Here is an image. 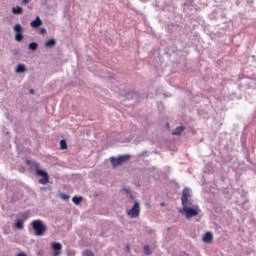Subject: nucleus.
Masks as SVG:
<instances>
[{
	"mask_svg": "<svg viewBox=\"0 0 256 256\" xmlns=\"http://www.w3.org/2000/svg\"><path fill=\"white\" fill-rule=\"evenodd\" d=\"M191 197V189L184 188L181 196L182 201V209H180V213H184L186 219H191V217H197L199 215V206L193 204V202L189 199Z\"/></svg>",
	"mask_w": 256,
	"mask_h": 256,
	"instance_id": "1",
	"label": "nucleus"
},
{
	"mask_svg": "<svg viewBox=\"0 0 256 256\" xmlns=\"http://www.w3.org/2000/svg\"><path fill=\"white\" fill-rule=\"evenodd\" d=\"M27 165H30V167H35L36 169V175H38V177H43L41 179H39V183L40 185H47V183H49V174L41 169H39L40 165L38 162H32L27 160L26 161Z\"/></svg>",
	"mask_w": 256,
	"mask_h": 256,
	"instance_id": "2",
	"label": "nucleus"
},
{
	"mask_svg": "<svg viewBox=\"0 0 256 256\" xmlns=\"http://www.w3.org/2000/svg\"><path fill=\"white\" fill-rule=\"evenodd\" d=\"M32 229L37 237H43L47 232V226L41 220H34L32 222Z\"/></svg>",
	"mask_w": 256,
	"mask_h": 256,
	"instance_id": "3",
	"label": "nucleus"
},
{
	"mask_svg": "<svg viewBox=\"0 0 256 256\" xmlns=\"http://www.w3.org/2000/svg\"><path fill=\"white\" fill-rule=\"evenodd\" d=\"M131 159V155L126 154L123 156H119L118 158L110 157V163L112 167L115 169V167H119V165H123L125 161H129Z\"/></svg>",
	"mask_w": 256,
	"mask_h": 256,
	"instance_id": "4",
	"label": "nucleus"
},
{
	"mask_svg": "<svg viewBox=\"0 0 256 256\" xmlns=\"http://www.w3.org/2000/svg\"><path fill=\"white\" fill-rule=\"evenodd\" d=\"M141 213L139 202H135L133 207L127 211V215L130 219H137Z\"/></svg>",
	"mask_w": 256,
	"mask_h": 256,
	"instance_id": "5",
	"label": "nucleus"
},
{
	"mask_svg": "<svg viewBox=\"0 0 256 256\" xmlns=\"http://www.w3.org/2000/svg\"><path fill=\"white\" fill-rule=\"evenodd\" d=\"M14 31L16 33L15 40L18 42L23 41V27H21V24H16L14 26Z\"/></svg>",
	"mask_w": 256,
	"mask_h": 256,
	"instance_id": "6",
	"label": "nucleus"
},
{
	"mask_svg": "<svg viewBox=\"0 0 256 256\" xmlns=\"http://www.w3.org/2000/svg\"><path fill=\"white\" fill-rule=\"evenodd\" d=\"M52 249L54 250L53 256H59L61 255V249H63V246L59 242H54L51 244Z\"/></svg>",
	"mask_w": 256,
	"mask_h": 256,
	"instance_id": "7",
	"label": "nucleus"
},
{
	"mask_svg": "<svg viewBox=\"0 0 256 256\" xmlns=\"http://www.w3.org/2000/svg\"><path fill=\"white\" fill-rule=\"evenodd\" d=\"M42 25L43 21H41V18H39V16H37L36 19L30 23V26L34 29L37 27H41Z\"/></svg>",
	"mask_w": 256,
	"mask_h": 256,
	"instance_id": "8",
	"label": "nucleus"
},
{
	"mask_svg": "<svg viewBox=\"0 0 256 256\" xmlns=\"http://www.w3.org/2000/svg\"><path fill=\"white\" fill-rule=\"evenodd\" d=\"M204 243H211L213 241V234L211 232H207L203 237Z\"/></svg>",
	"mask_w": 256,
	"mask_h": 256,
	"instance_id": "9",
	"label": "nucleus"
},
{
	"mask_svg": "<svg viewBox=\"0 0 256 256\" xmlns=\"http://www.w3.org/2000/svg\"><path fill=\"white\" fill-rule=\"evenodd\" d=\"M57 45V41L55 39H50L45 43V47L47 49H51V47H55Z\"/></svg>",
	"mask_w": 256,
	"mask_h": 256,
	"instance_id": "10",
	"label": "nucleus"
},
{
	"mask_svg": "<svg viewBox=\"0 0 256 256\" xmlns=\"http://www.w3.org/2000/svg\"><path fill=\"white\" fill-rule=\"evenodd\" d=\"M12 13L13 15H22L23 13V8L20 6H16L12 8Z\"/></svg>",
	"mask_w": 256,
	"mask_h": 256,
	"instance_id": "11",
	"label": "nucleus"
},
{
	"mask_svg": "<svg viewBox=\"0 0 256 256\" xmlns=\"http://www.w3.org/2000/svg\"><path fill=\"white\" fill-rule=\"evenodd\" d=\"M184 129L185 128L183 126H178L176 129L173 130L172 135H181Z\"/></svg>",
	"mask_w": 256,
	"mask_h": 256,
	"instance_id": "12",
	"label": "nucleus"
},
{
	"mask_svg": "<svg viewBox=\"0 0 256 256\" xmlns=\"http://www.w3.org/2000/svg\"><path fill=\"white\" fill-rule=\"evenodd\" d=\"M25 71H27V68L24 64H19L16 68V73H25Z\"/></svg>",
	"mask_w": 256,
	"mask_h": 256,
	"instance_id": "13",
	"label": "nucleus"
},
{
	"mask_svg": "<svg viewBox=\"0 0 256 256\" xmlns=\"http://www.w3.org/2000/svg\"><path fill=\"white\" fill-rule=\"evenodd\" d=\"M72 201H73V203L75 204V205H79V203H81L82 201H83V197H78V196H74L73 198H72Z\"/></svg>",
	"mask_w": 256,
	"mask_h": 256,
	"instance_id": "14",
	"label": "nucleus"
},
{
	"mask_svg": "<svg viewBox=\"0 0 256 256\" xmlns=\"http://www.w3.org/2000/svg\"><path fill=\"white\" fill-rule=\"evenodd\" d=\"M37 47H39V45L35 42H32V43L29 44V49L31 51H36Z\"/></svg>",
	"mask_w": 256,
	"mask_h": 256,
	"instance_id": "15",
	"label": "nucleus"
},
{
	"mask_svg": "<svg viewBox=\"0 0 256 256\" xmlns=\"http://www.w3.org/2000/svg\"><path fill=\"white\" fill-rule=\"evenodd\" d=\"M15 226H16V229H20V230L23 229L24 227L23 221L17 220Z\"/></svg>",
	"mask_w": 256,
	"mask_h": 256,
	"instance_id": "16",
	"label": "nucleus"
},
{
	"mask_svg": "<svg viewBox=\"0 0 256 256\" xmlns=\"http://www.w3.org/2000/svg\"><path fill=\"white\" fill-rule=\"evenodd\" d=\"M82 256H95V254L90 250H84Z\"/></svg>",
	"mask_w": 256,
	"mask_h": 256,
	"instance_id": "17",
	"label": "nucleus"
},
{
	"mask_svg": "<svg viewBox=\"0 0 256 256\" xmlns=\"http://www.w3.org/2000/svg\"><path fill=\"white\" fill-rule=\"evenodd\" d=\"M60 149H62V150L67 149V141H65V140L60 141Z\"/></svg>",
	"mask_w": 256,
	"mask_h": 256,
	"instance_id": "18",
	"label": "nucleus"
},
{
	"mask_svg": "<svg viewBox=\"0 0 256 256\" xmlns=\"http://www.w3.org/2000/svg\"><path fill=\"white\" fill-rule=\"evenodd\" d=\"M144 253H145V255H151V247H149V246H147V245H145L144 246Z\"/></svg>",
	"mask_w": 256,
	"mask_h": 256,
	"instance_id": "19",
	"label": "nucleus"
},
{
	"mask_svg": "<svg viewBox=\"0 0 256 256\" xmlns=\"http://www.w3.org/2000/svg\"><path fill=\"white\" fill-rule=\"evenodd\" d=\"M40 33L41 35H45V33H47V30L45 28H41Z\"/></svg>",
	"mask_w": 256,
	"mask_h": 256,
	"instance_id": "20",
	"label": "nucleus"
},
{
	"mask_svg": "<svg viewBox=\"0 0 256 256\" xmlns=\"http://www.w3.org/2000/svg\"><path fill=\"white\" fill-rule=\"evenodd\" d=\"M31 0H22V4L23 5H27V3H29Z\"/></svg>",
	"mask_w": 256,
	"mask_h": 256,
	"instance_id": "21",
	"label": "nucleus"
},
{
	"mask_svg": "<svg viewBox=\"0 0 256 256\" xmlns=\"http://www.w3.org/2000/svg\"><path fill=\"white\" fill-rule=\"evenodd\" d=\"M16 256H27V254H25V252H20Z\"/></svg>",
	"mask_w": 256,
	"mask_h": 256,
	"instance_id": "22",
	"label": "nucleus"
},
{
	"mask_svg": "<svg viewBox=\"0 0 256 256\" xmlns=\"http://www.w3.org/2000/svg\"><path fill=\"white\" fill-rule=\"evenodd\" d=\"M30 93H31V95H35V90L30 89Z\"/></svg>",
	"mask_w": 256,
	"mask_h": 256,
	"instance_id": "23",
	"label": "nucleus"
},
{
	"mask_svg": "<svg viewBox=\"0 0 256 256\" xmlns=\"http://www.w3.org/2000/svg\"><path fill=\"white\" fill-rule=\"evenodd\" d=\"M63 199H69V196H63Z\"/></svg>",
	"mask_w": 256,
	"mask_h": 256,
	"instance_id": "24",
	"label": "nucleus"
}]
</instances>
